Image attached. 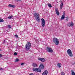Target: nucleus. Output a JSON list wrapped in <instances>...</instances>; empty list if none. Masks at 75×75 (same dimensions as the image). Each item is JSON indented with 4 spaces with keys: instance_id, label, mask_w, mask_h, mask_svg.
<instances>
[{
    "instance_id": "nucleus-23",
    "label": "nucleus",
    "mask_w": 75,
    "mask_h": 75,
    "mask_svg": "<svg viewBox=\"0 0 75 75\" xmlns=\"http://www.w3.org/2000/svg\"><path fill=\"white\" fill-rule=\"evenodd\" d=\"M61 75H65V73L64 72H62L61 73Z\"/></svg>"
},
{
    "instance_id": "nucleus-18",
    "label": "nucleus",
    "mask_w": 75,
    "mask_h": 75,
    "mask_svg": "<svg viewBox=\"0 0 75 75\" xmlns=\"http://www.w3.org/2000/svg\"><path fill=\"white\" fill-rule=\"evenodd\" d=\"M71 75H75V73L73 70H71Z\"/></svg>"
},
{
    "instance_id": "nucleus-34",
    "label": "nucleus",
    "mask_w": 75,
    "mask_h": 75,
    "mask_svg": "<svg viewBox=\"0 0 75 75\" xmlns=\"http://www.w3.org/2000/svg\"><path fill=\"white\" fill-rule=\"evenodd\" d=\"M0 50H1V49H0Z\"/></svg>"
},
{
    "instance_id": "nucleus-11",
    "label": "nucleus",
    "mask_w": 75,
    "mask_h": 75,
    "mask_svg": "<svg viewBox=\"0 0 75 75\" xmlns=\"http://www.w3.org/2000/svg\"><path fill=\"white\" fill-rule=\"evenodd\" d=\"M65 17V13H63V15L61 18V20H64Z\"/></svg>"
},
{
    "instance_id": "nucleus-4",
    "label": "nucleus",
    "mask_w": 75,
    "mask_h": 75,
    "mask_svg": "<svg viewBox=\"0 0 75 75\" xmlns=\"http://www.w3.org/2000/svg\"><path fill=\"white\" fill-rule=\"evenodd\" d=\"M53 42L57 45L59 44V40L57 38H53Z\"/></svg>"
},
{
    "instance_id": "nucleus-25",
    "label": "nucleus",
    "mask_w": 75,
    "mask_h": 75,
    "mask_svg": "<svg viewBox=\"0 0 75 75\" xmlns=\"http://www.w3.org/2000/svg\"><path fill=\"white\" fill-rule=\"evenodd\" d=\"M68 20V17H66V21H67Z\"/></svg>"
},
{
    "instance_id": "nucleus-28",
    "label": "nucleus",
    "mask_w": 75,
    "mask_h": 75,
    "mask_svg": "<svg viewBox=\"0 0 75 75\" xmlns=\"http://www.w3.org/2000/svg\"><path fill=\"white\" fill-rule=\"evenodd\" d=\"M15 36V37H16V38H18V35H16Z\"/></svg>"
},
{
    "instance_id": "nucleus-22",
    "label": "nucleus",
    "mask_w": 75,
    "mask_h": 75,
    "mask_svg": "<svg viewBox=\"0 0 75 75\" xmlns=\"http://www.w3.org/2000/svg\"><path fill=\"white\" fill-rule=\"evenodd\" d=\"M8 27L9 28H11V25H8Z\"/></svg>"
},
{
    "instance_id": "nucleus-14",
    "label": "nucleus",
    "mask_w": 75,
    "mask_h": 75,
    "mask_svg": "<svg viewBox=\"0 0 75 75\" xmlns=\"http://www.w3.org/2000/svg\"><path fill=\"white\" fill-rule=\"evenodd\" d=\"M8 6L9 7H13V8H14V7H15V6L11 4H9Z\"/></svg>"
},
{
    "instance_id": "nucleus-15",
    "label": "nucleus",
    "mask_w": 75,
    "mask_h": 75,
    "mask_svg": "<svg viewBox=\"0 0 75 75\" xmlns=\"http://www.w3.org/2000/svg\"><path fill=\"white\" fill-rule=\"evenodd\" d=\"M64 4H63V2H61V4H60V9L61 10L62 8L63 7V5Z\"/></svg>"
},
{
    "instance_id": "nucleus-30",
    "label": "nucleus",
    "mask_w": 75,
    "mask_h": 75,
    "mask_svg": "<svg viewBox=\"0 0 75 75\" xmlns=\"http://www.w3.org/2000/svg\"><path fill=\"white\" fill-rule=\"evenodd\" d=\"M6 41V39L4 40V41H3V43H4L5 42V41Z\"/></svg>"
},
{
    "instance_id": "nucleus-10",
    "label": "nucleus",
    "mask_w": 75,
    "mask_h": 75,
    "mask_svg": "<svg viewBox=\"0 0 75 75\" xmlns=\"http://www.w3.org/2000/svg\"><path fill=\"white\" fill-rule=\"evenodd\" d=\"M55 11L57 16H59V11H58V8H55Z\"/></svg>"
},
{
    "instance_id": "nucleus-16",
    "label": "nucleus",
    "mask_w": 75,
    "mask_h": 75,
    "mask_svg": "<svg viewBox=\"0 0 75 75\" xmlns=\"http://www.w3.org/2000/svg\"><path fill=\"white\" fill-rule=\"evenodd\" d=\"M61 65H62V64L60 63H58L57 64V67L58 68H61Z\"/></svg>"
},
{
    "instance_id": "nucleus-17",
    "label": "nucleus",
    "mask_w": 75,
    "mask_h": 75,
    "mask_svg": "<svg viewBox=\"0 0 75 75\" xmlns=\"http://www.w3.org/2000/svg\"><path fill=\"white\" fill-rule=\"evenodd\" d=\"M32 65L33 67H37V64L35 63H33Z\"/></svg>"
},
{
    "instance_id": "nucleus-9",
    "label": "nucleus",
    "mask_w": 75,
    "mask_h": 75,
    "mask_svg": "<svg viewBox=\"0 0 75 75\" xmlns=\"http://www.w3.org/2000/svg\"><path fill=\"white\" fill-rule=\"evenodd\" d=\"M67 25L69 27H73L74 26V23L72 22H69L68 23Z\"/></svg>"
},
{
    "instance_id": "nucleus-26",
    "label": "nucleus",
    "mask_w": 75,
    "mask_h": 75,
    "mask_svg": "<svg viewBox=\"0 0 75 75\" xmlns=\"http://www.w3.org/2000/svg\"><path fill=\"white\" fill-rule=\"evenodd\" d=\"M17 53L16 52H15L14 53V55H17Z\"/></svg>"
},
{
    "instance_id": "nucleus-3",
    "label": "nucleus",
    "mask_w": 75,
    "mask_h": 75,
    "mask_svg": "<svg viewBox=\"0 0 75 75\" xmlns=\"http://www.w3.org/2000/svg\"><path fill=\"white\" fill-rule=\"evenodd\" d=\"M67 53L68 55L70 57H73V54H72V51L70 49H68L67 50Z\"/></svg>"
},
{
    "instance_id": "nucleus-24",
    "label": "nucleus",
    "mask_w": 75,
    "mask_h": 75,
    "mask_svg": "<svg viewBox=\"0 0 75 75\" xmlns=\"http://www.w3.org/2000/svg\"><path fill=\"white\" fill-rule=\"evenodd\" d=\"M18 61H19L18 59H16L15 60V62H17Z\"/></svg>"
},
{
    "instance_id": "nucleus-21",
    "label": "nucleus",
    "mask_w": 75,
    "mask_h": 75,
    "mask_svg": "<svg viewBox=\"0 0 75 75\" xmlns=\"http://www.w3.org/2000/svg\"><path fill=\"white\" fill-rule=\"evenodd\" d=\"M4 21V20L3 19H1L0 18V22L1 23H3Z\"/></svg>"
},
{
    "instance_id": "nucleus-32",
    "label": "nucleus",
    "mask_w": 75,
    "mask_h": 75,
    "mask_svg": "<svg viewBox=\"0 0 75 75\" xmlns=\"http://www.w3.org/2000/svg\"><path fill=\"white\" fill-rule=\"evenodd\" d=\"M17 0V1H20V0Z\"/></svg>"
},
{
    "instance_id": "nucleus-7",
    "label": "nucleus",
    "mask_w": 75,
    "mask_h": 75,
    "mask_svg": "<svg viewBox=\"0 0 75 75\" xmlns=\"http://www.w3.org/2000/svg\"><path fill=\"white\" fill-rule=\"evenodd\" d=\"M33 70L34 71L38 72H41V69L37 68L33 69Z\"/></svg>"
},
{
    "instance_id": "nucleus-13",
    "label": "nucleus",
    "mask_w": 75,
    "mask_h": 75,
    "mask_svg": "<svg viewBox=\"0 0 75 75\" xmlns=\"http://www.w3.org/2000/svg\"><path fill=\"white\" fill-rule=\"evenodd\" d=\"M39 68L41 69H44V66L43 64H41L40 65Z\"/></svg>"
},
{
    "instance_id": "nucleus-19",
    "label": "nucleus",
    "mask_w": 75,
    "mask_h": 75,
    "mask_svg": "<svg viewBox=\"0 0 75 75\" xmlns=\"http://www.w3.org/2000/svg\"><path fill=\"white\" fill-rule=\"evenodd\" d=\"M48 6H49V7L50 8H51L52 7V6H51V4H48Z\"/></svg>"
},
{
    "instance_id": "nucleus-33",
    "label": "nucleus",
    "mask_w": 75,
    "mask_h": 75,
    "mask_svg": "<svg viewBox=\"0 0 75 75\" xmlns=\"http://www.w3.org/2000/svg\"><path fill=\"white\" fill-rule=\"evenodd\" d=\"M72 65H74V63L72 64Z\"/></svg>"
},
{
    "instance_id": "nucleus-5",
    "label": "nucleus",
    "mask_w": 75,
    "mask_h": 75,
    "mask_svg": "<svg viewBox=\"0 0 75 75\" xmlns=\"http://www.w3.org/2000/svg\"><path fill=\"white\" fill-rule=\"evenodd\" d=\"M41 20V25L43 27H44V26H45V20H44V19H43V18H42Z\"/></svg>"
},
{
    "instance_id": "nucleus-27",
    "label": "nucleus",
    "mask_w": 75,
    "mask_h": 75,
    "mask_svg": "<svg viewBox=\"0 0 75 75\" xmlns=\"http://www.w3.org/2000/svg\"><path fill=\"white\" fill-rule=\"evenodd\" d=\"M0 70H1L2 71L3 70H4V69L2 68H0Z\"/></svg>"
},
{
    "instance_id": "nucleus-1",
    "label": "nucleus",
    "mask_w": 75,
    "mask_h": 75,
    "mask_svg": "<svg viewBox=\"0 0 75 75\" xmlns=\"http://www.w3.org/2000/svg\"><path fill=\"white\" fill-rule=\"evenodd\" d=\"M31 43L30 42H28V43L25 46V50L26 51H28L30 49V48H31Z\"/></svg>"
},
{
    "instance_id": "nucleus-2",
    "label": "nucleus",
    "mask_w": 75,
    "mask_h": 75,
    "mask_svg": "<svg viewBox=\"0 0 75 75\" xmlns=\"http://www.w3.org/2000/svg\"><path fill=\"white\" fill-rule=\"evenodd\" d=\"M34 17L35 18H36V20L37 21H40V15L38 13H35L34 14Z\"/></svg>"
},
{
    "instance_id": "nucleus-31",
    "label": "nucleus",
    "mask_w": 75,
    "mask_h": 75,
    "mask_svg": "<svg viewBox=\"0 0 75 75\" xmlns=\"http://www.w3.org/2000/svg\"><path fill=\"white\" fill-rule=\"evenodd\" d=\"M2 57V55L1 54H0V57Z\"/></svg>"
},
{
    "instance_id": "nucleus-8",
    "label": "nucleus",
    "mask_w": 75,
    "mask_h": 75,
    "mask_svg": "<svg viewBox=\"0 0 75 75\" xmlns=\"http://www.w3.org/2000/svg\"><path fill=\"white\" fill-rule=\"evenodd\" d=\"M38 60H39V61H40L41 62H45V61H46V60L45 59H44V58H38Z\"/></svg>"
},
{
    "instance_id": "nucleus-29",
    "label": "nucleus",
    "mask_w": 75,
    "mask_h": 75,
    "mask_svg": "<svg viewBox=\"0 0 75 75\" xmlns=\"http://www.w3.org/2000/svg\"><path fill=\"white\" fill-rule=\"evenodd\" d=\"M24 63H22L21 64V65H24Z\"/></svg>"
},
{
    "instance_id": "nucleus-20",
    "label": "nucleus",
    "mask_w": 75,
    "mask_h": 75,
    "mask_svg": "<svg viewBox=\"0 0 75 75\" xmlns=\"http://www.w3.org/2000/svg\"><path fill=\"white\" fill-rule=\"evenodd\" d=\"M12 17H13V16L11 15V16H9L8 17V18H9V19H11V18H12Z\"/></svg>"
},
{
    "instance_id": "nucleus-12",
    "label": "nucleus",
    "mask_w": 75,
    "mask_h": 75,
    "mask_svg": "<svg viewBox=\"0 0 75 75\" xmlns=\"http://www.w3.org/2000/svg\"><path fill=\"white\" fill-rule=\"evenodd\" d=\"M47 74H48V71L47 70H45L42 74V75H47Z\"/></svg>"
},
{
    "instance_id": "nucleus-6",
    "label": "nucleus",
    "mask_w": 75,
    "mask_h": 75,
    "mask_svg": "<svg viewBox=\"0 0 75 75\" xmlns=\"http://www.w3.org/2000/svg\"><path fill=\"white\" fill-rule=\"evenodd\" d=\"M46 50L47 51L49 52H53V50H52V49L50 47H47Z\"/></svg>"
}]
</instances>
